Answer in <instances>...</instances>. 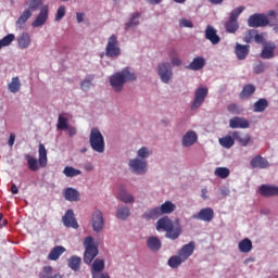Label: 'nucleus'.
Masks as SVG:
<instances>
[{
  "label": "nucleus",
  "mask_w": 278,
  "mask_h": 278,
  "mask_svg": "<svg viewBox=\"0 0 278 278\" xmlns=\"http://www.w3.org/2000/svg\"><path fill=\"white\" fill-rule=\"evenodd\" d=\"M156 231H165L169 240H177L181 236V225L174 224L168 217H162L156 223Z\"/></svg>",
  "instance_id": "1"
},
{
  "label": "nucleus",
  "mask_w": 278,
  "mask_h": 278,
  "mask_svg": "<svg viewBox=\"0 0 278 278\" xmlns=\"http://www.w3.org/2000/svg\"><path fill=\"white\" fill-rule=\"evenodd\" d=\"M126 81H136V74L130 73L129 68H124L110 77V84L115 92H121Z\"/></svg>",
  "instance_id": "2"
},
{
  "label": "nucleus",
  "mask_w": 278,
  "mask_h": 278,
  "mask_svg": "<svg viewBox=\"0 0 278 278\" xmlns=\"http://www.w3.org/2000/svg\"><path fill=\"white\" fill-rule=\"evenodd\" d=\"M194 241L189 242L188 244L182 245L179 250L178 255H174L168 260V266L170 268H179L184 262L188 260L194 253Z\"/></svg>",
  "instance_id": "3"
},
{
  "label": "nucleus",
  "mask_w": 278,
  "mask_h": 278,
  "mask_svg": "<svg viewBox=\"0 0 278 278\" xmlns=\"http://www.w3.org/2000/svg\"><path fill=\"white\" fill-rule=\"evenodd\" d=\"M39 159L36 160L34 156L26 154V160L28 164L29 170L33 173H36V170H39L41 168H47L48 159H47V148H45V144L39 143L38 148Z\"/></svg>",
  "instance_id": "4"
},
{
  "label": "nucleus",
  "mask_w": 278,
  "mask_h": 278,
  "mask_svg": "<svg viewBox=\"0 0 278 278\" xmlns=\"http://www.w3.org/2000/svg\"><path fill=\"white\" fill-rule=\"evenodd\" d=\"M85 253H84V262L88 266L92 264L94 257L99 255V248L94 245V239L92 237H86L84 241Z\"/></svg>",
  "instance_id": "5"
},
{
  "label": "nucleus",
  "mask_w": 278,
  "mask_h": 278,
  "mask_svg": "<svg viewBox=\"0 0 278 278\" xmlns=\"http://www.w3.org/2000/svg\"><path fill=\"white\" fill-rule=\"evenodd\" d=\"M177 208L172 201H165L160 207H154L144 214L146 218H160L164 214H173Z\"/></svg>",
  "instance_id": "6"
},
{
  "label": "nucleus",
  "mask_w": 278,
  "mask_h": 278,
  "mask_svg": "<svg viewBox=\"0 0 278 278\" xmlns=\"http://www.w3.org/2000/svg\"><path fill=\"white\" fill-rule=\"evenodd\" d=\"M89 144L96 153H103V151H105V139L98 128L91 129Z\"/></svg>",
  "instance_id": "7"
},
{
  "label": "nucleus",
  "mask_w": 278,
  "mask_h": 278,
  "mask_svg": "<svg viewBox=\"0 0 278 278\" xmlns=\"http://www.w3.org/2000/svg\"><path fill=\"white\" fill-rule=\"evenodd\" d=\"M121 43H118V37L116 35H112L108 39L105 55L106 58H118L121 56Z\"/></svg>",
  "instance_id": "8"
},
{
  "label": "nucleus",
  "mask_w": 278,
  "mask_h": 278,
  "mask_svg": "<svg viewBox=\"0 0 278 278\" xmlns=\"http://www.w3.org/2000/svg\"><path fill=\"white\" fill-rule=\"evenodd\" d=\"M157 73L163 84H168V81L173 79V67L168 62L160 63L157 66Z\"/></svg>",
  "instance_id": "9"
},
{
  "label": "nucleus",
  "mask_w": 278,
  "mask_h": 278,
  "mask_svg": "<svg viewBox=\"0 0 278 278\" xmlns=\"http://www.w3.org/2000/svg\"><path fill=\"white\" fill-rule=\"evenodd\" d=\"M207 93H208L207 87H200L195 89L194 99L191 104V110H199V108H201V105L205 103Z\"/></svg>",
  "instance_id": "10"
},
{
  "label": "nucleus",
  "mask_w": 278,
  "mask_h": 278,
  "mask_svg": "<svg viewBox=\"0 0 278 278\" xmlns=\"http://www.w3.org/2000/svg\"><path fill=\"white\" fill-rule=\"evenodd\" d=\"M249 27H266L268 25V17L262 13H255L248 18Z\"/></svg>",
  "instance_id": "11"
},
{
  "label": "nucleus",
  "mask_w": 278,
  "mask_h": 278,
  "mask_svg": "<svg viewBox=\"0 0 278 278\" xmlns=\"http://www.w3.org/2000/svg\"><path fill=\"white\" fill-rule=\"evenodd\" d=\"M91 225L96 233H100V231H103V227H105V219H103V212H101L100 210H97L92 213Z\"/></svg>",
  "instance_id": "12"
},
{
  "label": "nucleus",
  "mask_w": 278,
  "mask_h": 278,
  "mask_svg": "<svg viewBox=\"0 0 278 278\" xmlns=\"http://www.w3.org/2000/svg\"><path fill=\"white\" fill-rule=\"evenodd\" d=\"M62 223L67 228L79 229V224L77 223V218H75V212L71 208L65 212Z\"/></svg>",
  "instance_id": "13"
},
{
  "label": "nucleus",
  "mask_w": 278,
  "mask_h": 278,
  "mask_svg": "<svg viewBox=\"0 0 278 278\" xmlns=\"http://www.w3.org/2000/svg\"><path fill=\"white\" fill-rule=\"evenodd\" d=\"M194 220H203L204 223H212L214 220V208L205 207L200 210L199 213L192 215Z\"/></svg>",
  "instance_id": "14"
},
{
  "label": "nucleus",
  "mask_w": 278,
  "mask_h": 278,
  "mask_svg": "<svg viewBox=\"0 0 278 278\" xmlns=\"http://www.w3.org/2000/svg\"><path fill=\"white\" fill-rule=\"evenodd\" d=\"M129 167L137 175H144V173H147V161L140 159H132L129 161Z\"/></svg>",
  "instance_id": "15"
},
{
  "label": "nucleus",
  "mask_w": 278,
  "mask_h": 278,
  "mask_svg": "<svg viewBox=\"0 0 278 278\" xmlns=\"http://www.w3.org/2000/svg\"><path fill=\"white\" fill-rule=\"evenodd\" d=\"M49 21V5H43L40 9L39 14L33 22V27H42Z\"/></svg>",
  "instance_id": "16"
},
{
  "label": "nucleus",
  "mask_w": 278,
  "mask_h": 278,
  "mask_svg": "<svg viewBox=\"0 0 278 278\" xmlns=\"http://www.w3.org/2000/svg\"><path fill=\"white\" fill-rule=\"evenodd\" d=\"M229 127L230 129H249L250 124L247 118L235 116L229 119Z\"/></svg>",
  "instance_id": "17"
},
{
  "label": "nucleus",
  "mask_w": 278,
  "mask_h": 278,
  "mask_svg": "<svg viewBox=\"0 0 278 278\" xmlns=\"http://www.w3.org/2000/svg\"><path fill=\"white\" fill-rule=\"evenodd\" d=\"M232 138L240 144V147H249V143L251 142V135L244 134L242 131H233Z\"/></svg>",
  "instance_id": "18"
},
{
  "label": "nucleus",
  "mask_w": 278,
  "mask_h": 278,
  "mask_svg": "<svg viewBox=\"0 0 278 278\" xmlns=\"http://www.w3.org/2000/svg\"><path fill=\"white\" fill-rule=\"evenodd\" d=\"M250 165L252 168L264 169L268 168V166H270V163L268 162V160L257 154L250 161Z\"/></svg>",
  "instance_id": "19"
},
{
  "label": "nucleus",
  "mask_w": 278,
  "mask_h": 278,
  "mask_svg": "<svg viewBox=\"0 0 278 278\" xmlns=\"http://www.w3.org/2000/svg\"><path fill=\"white\" fill-rule=\"evenodd\" d=\"M235 53H236L238 60H247V55H249V53H251V46L236 43Z\"/></svg>",
  "instance_id": "20"
},
{
  "label": "nucleus",
  "mask_w": 278,
  "mask_h": 278,
  "mask_svg": "<svg viewBox=\"0 0 278 278\" xmlns=\"http://www.w3.org/2000/svg\"><path fill=\"white\" fill-rule=\"evenodd\" d=\"M205 38L210 40L213 45H218L220 42V37L216 33V28L212 25H207L205 28Z\"/></svg>",
  "instance_id": "21"
},
{
  "label": "nucleus",
  "mask_w": 278,
  "mask_h": 278,
  "mask_svg": "<svg viewBox=\"0 0 278 278\" xmlns=\"http://www.w3.org/2000/svg\"><path fill=\"white\" fill-rule=\"evenodd\" d=\"M260 194L262 197H278V187L273 185H262L260 187Z\"/></svg>",
  "instance_id": "22"
},
{
  "label": "nucleus",
  "mask_w": 278,
  "mask_h": 278,
  "mask_svg": "<svg viewBox=\"0 0 278 278\" xmlns=\"http://www.w3.org/2000/svg\"><path fill=\"white\" fill-rule=\"evenodd\" d=\"M275 43H265L261 53L263 60H270L275 58Z\"/></svg>",
  "instance_id": "23"
},
{
  "label": "nucleus",
  "mask_w": 278,
  "mask_h": 278,
  "mask_svg": "<svg viewBox=\"0 0 278 278\" xmlns=\"http://www.w3.org/2000/svg\"><path fill=\"white\" fill-rule=\"evenodd\" d=\"M199 140V137L197 136V132L193 130H189L184 137H182V146L184 147H192L194 142Z\"/></svg>",
  "instance_id": "24"
},
{
  "label": "nucleus",
  "mask_w": 278,
  "mask_h": 278,
  "mask_svg": "<svg viewBox=\"0 0 278 278\" xmlns=\"http://www.w3.org/2000/svg\"><path fill=\"white\" fill-rule=\"evenodd\" d=\"M65 252H66V248H64L62 245H56L49 253L48 260H50L51 262H55V261L60 260V256Z\"/></svg>",
  "instance_id": "25"
},
{
  "label": "nucleus",
  "mask_w": 278,
  "mask_h": 278,
  "mask_svg": "<svg viewBox=\"0 0 278 278\" xmlns=\"http://www.w3.org/2000/svg\"><path fill=\"white\" fill-rule=\"evenodd\" d=\"M117 199L122 201L123 203H134L135 199L134 195L129 194L127 192V189L125 187H119L118 193H117Z\"/></svg>",
  "instance_id": "26"
},
{
  "label": "nucleus",
  "mask_w": 278,
  "mask_h": 278,
  "mask_svg": "<svg viewBox=\"0 0 278 278\" xmlns=\"http://www.w3.org/2000/svg\"><path fill=\"white\" fill-rule=\"evenodd\" d=\"M255 86L248 84L243 86V89L241 90V92L239 93L240 99H251V97H253V94H255Z\"/></svg>",
  "instance_id": "27"
},
{
  "label": "nucleus",
  "mask_w": 278,
  "mask_h": 278,
  "mask_svg": "<svg viewBox=\"0 0 278 278\" xmlns=\"http://www.w3.org/2000/svg\"><path fill=\"white\" fill-rule=\"evenodd\" d=\"M20 49H28L31 45V37L27 33H22L17 38Z\"/></svg>",
  "instance_id": "28"
},
{
  "label": "nucleus",
  "mask_w": 278,
  "mask_h": 278,
  "mask_svg": "<svg viewBox=\"0 0 278 278\" xmlns=\"http://www.w3.org/2000/svg\"><path fill=\"white\" fill-rule=\"evenodd\" d=\"M68 268L77 273L81 268V257L73 255L67 260Z\"/></svg>",
  "instance_id": "29"
},
{
  "label": "nucleus",
  "mask_w": 278,
  "mask_h": 278,
  "mask_svg": "<svg viewBox=\"0 0 278 278\" xmlns=\"http://www.w3.org/2000/svg\"><path fill=\"white\" fill-rule=\"evenodd\" d=\"M205 66V59L203 56L194 58L193 61L187 66L189 71H201Z\"/></svg>",
  "instance_id": "30"
},
{
  "label": "nucleus",
  "mask_w": 278,
  "mask_h": 278,
  "mask_svg": "<svg viewBox=\"0 0 278 278\" xmlns=\"http://www.w3.org/2000/svg\"><path fill=\"white\" fill-rule=\"evenodd\" d=\"M64 199L71 202L79 201V191L73 188H66L64 191Z\"/></svg>",
  "instance_id": "31"
},
{
  "label": "nucleus",
  "mask_w": 278,
  "mask_h": 278,
  "mask_svg": "<svg viewBox=\"0 0 278 278\" xmlns=\"http://www.w3.org/2000/svg\"><path fill=\"white\" fill-rule=\"evenodd\" d=\"M147 247L150 251H160L162 249V241L157 237H150L147 240Z\"/></svg>",
  "instance_id": "32"
},
{
  "label": "nucleus",
  "mask_w": 278,
  "mask_h": 278,
  "mask_svg": "<svg viewBox=\"0 0 278 278\" xmlns=\"http://www.w3.org/2000/svg\"><path fill=\"white\" fill-rule=\"evenodd\" d=\"M33 13L29 10H24V12L20 15L16 21V27L18 29H23L24 25L31 18Z\"/></svg>",
  "instance_id": "33"
},
{
  "label": "nucleus",
  "mask_w": 278,
  "mask_h": 278,
  "mask_svg": "<svg viewBox=\"0 0 278 278\" xmlns=\"http://www.w3.org/2000/svg\"><path fill=\"white\" fill-rule=\"evenodd\" d=\"M225 29L228 34H236L238 29H240V24L238 23V20H229L225 23Z\"/></svg>",
  "instance_id": "34"
},
{
  "label": "nucleus",
  "mask_w": 278,
  "mask_h": 278,
  "mask_svg": "<svg viewBox=\"0 0 278 278\" xmlns=\"http://www.w3.org/2000/svg\"><path fill=\"white\" fill-rule=\"evenodd\" d=\"M253 250V242H251V239L245 238L239 242V251L241 253H251Z\"/></svg>",
  "instance_id": "35"
},
{
  "label": "nucleus",
  "mask_w": 278,
  "mask_h": 278,
  "mask_svg": "<svg viewBox=\"0 0 278 278\" xmlns=\"http://www.w3.org/2000/svg\"><path fill=\"white\" fill-rule=\"evenodd\" d=\"M25 7L29 10L30 13L37 12V10H40L42 8V0H28L25 2Z\"/></svg>",
  "instance_id": "36"
},
{
  "label": "nucleus",
  "mask_w": 278,
  "mask_h": 278,
  "mask_svg": "<svg viewBox=\"0 0 278 278\" xmlns=\"http://www.w3.org/2000/svg\"><path fill=\"white\" fill-rule=\"evenodd\" d=\"M219 144L220 147H223L224 149H231V147H233V144H236V139L229 135L219 138Z\"/></svg>",
  "instance_id": "37"
},
{
  "label": "nucleus",
  "mask_w": 278,
  "mask_h": 278,
  "mask_svg": "<svg viewBox=\"0 0 278 278\" xmlns=\"http://www.w3.org/2000/svg\"><path fill=\"white\" fill-rule=\"evenodd\" d=\"M104 268H105V261L96 260L91 265V275L97 273H103Z\"/></svg>",
  "instance_id": "38"
},
{
  "label": "nucleus",
  "mask_w": 278,
  "mask_h": 278,
  "mask_svg": "<svg viewBox=\"0 0 278 278\" xmlns=\"http://www.w3.org/2000/svg\"><path fill=\"white\" fill-rule=\"evenodd\" d=\"M140 16H142L141 13H132L130 15V21L128 23L125 24V29H129L130 27H136L138 25H140V21H138V18H140Z\"/></svg>",
  "instance_id": "39"
},
{
  "label": "nucleus",
  "mask_w": 278,
  "mask_h": 278,
  "mask_svg": "<svg viewBox=\"0 0 278 278\" xmlns=\"http://www.w3.org/2000/svg\"><path fill=\"white\" fill-rule=\"evenodd\" d=\"M8 88L13 94H16V92L21 90V79H18V76L12 78L11 83L8 85Z\"/></svg>",
  "instance_id": "40"
},
{
  "label": "nucleus",
  "mask_w": 278,
  "mask_h": 278,
  "mask_svg": "<svg viewBox=\"0 0 278 278\" xmlns=\"http://www.w3.org/2000/svg\"><path fill=\"white\" fill-rule=\"evenodd\" d=\"M268 108V100L261 98L254 103V112H264Z\"/></svg>",
  "instance_id": "41"
},
{
  "label": "nucleus",
  "mask_w": 278,
  "mask_h": 278,
  "mask_svg": "<svg viewBox=\"0 0 278 278\" xmlns=\"http://www.w3.org/2000/svg\"><path fill=\"white\" fill-rule=\"evenodd\" d=\"M129 214H131L129 207L123 206L117 210L116 216L119 218V220H127V218H129Z\"/></svg>",
  "instance_id": "42"
},
{
  "label": "nucleus",
  "mask_w": 278,
  "mask_h": 278,
  "mask_svg": "<svg viewBox=\"0 0 278 278\" xmlns=\"http://www.w3.org/2000/svg\"><path fill=\"white\" fill-rule=\"evenodd\" d=\"M230 174L231 172L227 167H217L215 169L216 177H219L220 179H227V177H229Z\"/></svg>",
  "instance_id": "43"
},
{
  "label": "nucleus",
  "mask_w": 278,
  "mask_h": 278,
  "mask_svg": "<svg viewBox=\"0 0 278 278\" xmlns=\"http://www.w3.org/2000/svg\"><path fill=\"white\" fill-rule=\"evenodd\" d=\"M14 34H9L7 36H4L1 40H0V49H3V47H10L12 45V42H14Z\"/></svg>",
  "instance_id": "44"
},
{
  "label": "nucleus",
  "mask_w": 278,
  "mask_h": 278,
  "mask_svg": "<svg viewBox=\"0 0 278 278\" xmlns=\"http://www.w3.org/2000/svg\"><path fill=\"white\" fill-rule=\"evenodd\" d=\"M63 174L65 175V177H77V175L81 174V170L71 166H66L63 170Z\"/></svg>",
  "instance_id": "45"
},
{
  "label": "nucleus",
  "mask_w": 278,
  "mask_h": 278,
  "mask_svg": "<svg viewBox=\"0 0 278 278\" xmlns=\"http://www.w3.org/2000/svg\"><path fill=\"white\" fill-rule=\"evenodd\" d=\"M56 127L58 129H61V130L68 129V118L62 115H59Z\"/></svg>",
  "instance_id": "46"
},
{
  "label": "nucleus",
  "mask_w": 278,
  "mask_h": 278,
  "mask_svg": "<svg viewBox=\"0 0 278 278\" xmlns=\"http://www.w3.org/2000/svg\"><path fill=\"white\" fill-rule=\"evenodd\" d=\"M93 79H94L93 75L87 76L85 80L80 84L81 90H89L90 86H92Z\"/></svg>",
  "instance_id": "47"
},
{
  "label": "nucleus",
  "mask_w": 278,
  "mask_h": 278,
  "mask_svg": "<svg viewBox=\"0 0 278 278\" xmlns=\"http://www.w3.org/2000/svg\"><path fill=\"white\" fill-rule=\"evenodd\" d=\"M64 16H66V7L61 5V7H59V9L56 11L54 21L60 22V21H62V18H64Z\"/></svg>",
  "instance_id": "48"
},
{
  "label": "nucleus",
  "mask_w": 278,
  "mask_h": 278,
  "mask_svg": "<svg viewBox=\"0 0 278 278\" xmlns=\"http://www.w3.org/2000/svg\"><path fill=\"white\" fill-rule=\"evenodd\" d=\"M242 12H244V7H238L231 11L229 18H231L232 21H238V17Z\"/></svg>",
  "instance_id": "49"
},
{
  "label": "nucleus",
  "mask_w": 278,
  "mask_h": 278,
  "mask_svg": "<svg viewBox=\"0 0 278 278\" xmlns=\"http://www.w3.org/2000/svg\"><path fill=\"white\" fill-rule=\"evenodd\" d=\"M254 36H255V29H250L248 33H245L242 40L243 42H247L249 45L250 42H252Z\"/></svg>",
  "instance_id": "50"
},
{
  "label": "nucleus",
  "mask_w": 278,
  "mask_h": 278,
  "mask_svg": "<svg viewBox=\"0 0 278 278\" xmlns=\"http://www.w3.org/2000/svg\"><path fill=\"white\" fill-rule=\"evenodd\" d=\"M45 275H47V278H62V275L55 274L54 276H49L51 273H53V268L51 266H46L43 268Z\"/></svg>",
  "instance_id": "51"
},
{
  "label": "nucleus",
  "mask_w": 278,
  "mask_h": 278,
  "mask_svg": "<svg viewBox=\"0 0 278 278\" xmlns=\"http://www.w3.org/2000/svg\"><path fill=\"white\" fill-rule=\"evenodd\" d=\"M173 55H176L175 50H172V51L169 52V58H172V64H173V66H181V59L175 58V56H173Z\"/></svg>",
  "instance_id": "52"
},
{
  "label": "nucleus",
  "mask_w": 278,
  "mask_h": 278,
  "mask_svg": "<svg viewBox=\"0 0 278 278\" xmlns=\"http://www.w3.org/2000/svg\"><path fill=\"white\" fill-rule=\"evenodd\" d=\"M151 155V152L147 147H142L138 151V156L144 160V157H149Z\"/></svg>",
  "instance_id": "53"
},
{
  "label": "nucleus",
  "mask_w": 278,
  "mask_h": 278,
  "mask_svg": "<svg viewBox=\"0 0 278 278\" xmlns=\"http://www.w3.org/2000/svg\"><path fill=\"white\" fill-rule=\"evenodd\" d=\"M266 68H268V66H266L264 63H260L254 67V73L256 75H260L262 73H264V71H266Z\"/></svg>",
  "instance_id": "54"
},
{
  "label": "nucleus",
  "mask_w": 278,
  "mask_h": 278,
  "mask_svg": "<svg viewBox=\"0 0 278 278\" xmlns=\"http://www.w3.org/2000/svg\"><path fill=\"white\" fill-rule=\"evenodd\" d=\"M228 112H230V114H239L240 110L238 109V104H229L227 106Z\"/></svg>",
  "instance_id": "55"
},
{
  "label": "nucleus",
  "mask_w": 278,
  "mask_h": 278,
  "mask_svg": "<svg viewBox=\"0 0 278 278\" xmlns=\"http://www.w3.org/2000/svg\"><path fill=\"white\" fill-rule=\"evenodd\" d=\"M254 40L257 45H262L264 42V36L257 34V30H254Z\"/></svg>",
  "instance_id": "56"
},
{
  "label": "nucleus",
  "mask_w": 278,
  "mask_h": 278,
  "mask_svg": "<svg viewBox=\"0 0 278 278\" xmlns=\"http://www.w3.org/2000/svg\"><path fill=\"white\" fill-rule=\"evenodd\" d=\"M180 27H189V28H192L193 27V24L192 22H190L189 20H181L180 21Z\"/></svg>",
  "instance_id": "57"
},
{
  "label": "nucleus",
  "mask_w": 278,
  "mask_h": 278,
  "mask_svg": "<svg viewBox=\"0 0 278 278\" xmlns=\"http://www.w3.org/2000/svg\"><path fill=\"white\" fill-rule=\"evenodd\" d=\"M16 140V135L14 132H11L9 137V147H14V141Z\"/></svg>",
  "instance_id": "58"
},
{
  "label": "nucleus",
  "mask_w": 278,
  "mask_h": 278,
  "mask_svg": "<svg viewBox=\"0 0 278 278\" xmlns=\"http://www.w3.org/2000/svg\"><path fill=\"white\" fill-rule=\"evenodd\" d=\"M84 13H76L77 23H84Z\"/></svg>",
  "instance_id": "59"
},
{
  "label": "nucleus",
  "mask_w": 278,
  "mask_h": 278,
  "mask_svg": "<svg viewBox=\"0 0 278 278\" xmlns=\"http://www.w3.org/2000/svg\"><path fill=\"white\" fill-rule=\"evenodd\" d=\"M11 192H12V194H18V187H16V185H12V187H11Z\"/></svg>",
  "instance_id": "60"
},
{
  "label": "nucleus",
  "mask_w": 278,
  "mask_h": 278,
  "mask_svg": "<svg viewBox=\"0 0 278 278\" xmlns=\"http://www.w3.org/2000/svg\"><path fill=\"white\" fill-rule=\"evenodd\" d=\"M68 134L70 136H75V134H77V129L75 127H68Z\"/></svg>",
  "instance_id": "61"
},
{
  "label": "nucleus",
  "mask_w": 278,
  "mask_h": 278,
  "mask_svg": "<svg viewBox=\"0 0 278 278\" xmlns=\"http://www.w3.org/2000/svg\"><path fill=\"white\" fill-rule=\"evenodd\" d=\"M210 3H213V5H220L223 3V0H208Z\"/></svg>",
  "instance_id": "62"
},
{
  "label": "nucleus",
  "mask_w": 278,
  "mask_h": 278,
  "mask_svg": "<svg viewBox=\"0 0 278 278\" xmlns=\"http://www.w3.org/2000/svg\"><path fill=\"white\" fill-rule=\"evenodd\" d=\"M150 3L157 5L162 3V0H150Z\"/></svg>",
  "instance_id": "63"
},
{
  "label": "nucleus",
  "mask_w": 278,
  "mask_h": 278,
  "mask_svg": "<svg viewBox=\"0 0 278 278\" xmlns=\"http://www.w3.org/2000/svg\"><path fill=\"white\" fill-rule=\"evenodd\" d=\"M276 12L274 10L268 11V16H275Z\"/></svg>",
  "instance_id": "64"
}]
</instances>
